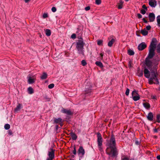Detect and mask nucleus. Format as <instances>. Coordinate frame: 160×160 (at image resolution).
Here are the masks:
<instances>
[{
  "label": "nucleus",
  "mask_w": 160,
  "mask_h": 160,
  "mask_svg": "<svg viewBox=\"0 0 160 160\" xmlns=\"http://www.w3.org/2000/svg\"><path fill=\"white\" fill-rule=\"evenodd\" d=\"M70 135L72 137V139L73 140H76L77 139V136L76 134L73 132H71L70 133Z\"/></svg>",
  "instance_id": "nucleus-17"
},
{
  "label": "nucleus",
  "mask_w": 160,
  "mask_h": 160,
  "mask_svg": "<svg viewBox=\"0 0 160 160\" xmlns=\"http://www.w3.org/2000/svg\"><path fill=\"white\" fill-rule=\"evenodd\" d=\"M142 20H143V21L144 22L146 23H147L148 22L147 21H146L145 19L144 18H143V19H142Z\"/></svg>",
  "instance_id": "nucleus-51"
},
{
  "label": "nucleus",
  "mask_w": 160,
  "mask_h": 160,
  "mask_svg": "<svg viewBox=\"0 0 160 160\" xmlns=\"http://www.w3.org/2000/svg\"><path fill=\"white\" fill-rule=\"evenodd\" d=\"M157 159L158 160H160V155H158L157 157Z\"/></svg>",
  "instance_id": "nucleus-53"
},
{
  "label": "nucleus",
  "mask_w": 160,
  "mask_h": 160,
  "mask_svg": "<svg viewBox=\"0 0 160 160\" xmlns=\"http://www.w3.org/2000/svg\"><path fill=\"white\" fill-rule=\"evenodd\" d=\"M153 113L151 112H149L147 116L148 120L150 121H152L153 120Z\"/></svg>",
  "instance_id": "nucleus-13"
},
{
  "label": "nucleus",
  "mask_w": 160,
  "mask_h": 160,
  "mask_svg": "<svg viewBox=\"0 0 160 160\" xmlns=\"http://www.w3.org/2000/svg\"><path fill=\"white\" fill-rule=\"evenodd\" d=\"M138 93L135 90H133L132 93V98L134 101H137L140 99L139 96L138 95L136 96Z\"/></svg>",
  "instance_id": "nucleus-8"
},
{
  "label": "nucleus",
  "mask_w": 160,
  "mask_h": 160,
  "mask_svg": "<svg viewBox=\"0 0 160 160\" xmlns=\"http://www.w3.org/2000/svg\"><path fill=\"white\" fill-rule=\"evenodd\" d=\"M54 85L53 83L51 84L48 86V88H49L51 89L54 87Z\"/></svg>",
  "instance_id": "nucleus-34"
},
{
  "label": "nucleus",
  "mask_w": 160,
  "mask_h": 160,
  "mask_svg": "<svg viewBox=\"0 0 160 160\" xmlns=\"http://www.w3.org/2000/svg\"><path fill=\"white\" fill-rule=\"evenodd\" d=\"M97 135L98 138L97 142L98 149L100 151H102V138L100 133H97Z\"/></svg>",
  "instance_id": "nucleus-5"
},
{
  "label": "nucleus",
  "mask_w": 160,
  "mask_h": 160,
  "mask_svg": "<svg viewBox=\"0 0 160 160\" xmlns=\"http://www.w3.org/2000/svg\"><path fill=\"white\" fill-rule=\"evenodd\" d=\"M148 17L149 19V21L150 22H152L154 20L155 17V15L153 13H150Z\"/></svg>",
  "instance_id": "nucleus-12"
},
{
  "label": "nucleus",
  "mask_w": 160,
  "mask_h": 160,
  "mask_svg": "<svg viewBox=\"0 0 160 160\" xmlns=\"http://www.w3.org/2000/svg\"><path fill=\"white\" fill-rule=\"evenodd\" d=\"M84 43L82 39L79 40L77 42L76 48L78 50V52L79 54L84 55L83 46Z\"/></svg>",
  "instance_id": "nucleus-4"
},
{
  "label": "nucleus",
  "mask_w": 160,
  "mask_h": 160,
  "mask_svg": "<svg viewBox=\"0 0 160 160\" xmlns=\"http://www.w3.org/2000/svg\"><path fill=\"white\" fill-rule=\"evenodd\" d=\"M8 133L10 135H11L12 134V131L10 130L8 131Z\"/></svg>",
  "instance_id": "nucleus-49"
},
{
  "label": "nucleus",
  "mask_w": 160,
  "mask_h": 160,
  "mask_svg": "<svg viewBox=\"0 0 160 160\" xmlns=\"http://www.w3.org/2000/svg\"><path fill=\"white\" fill-rule=\"evenodd\" d=\"M153 131L155 132H158V130L156 128L154 129H153Z\"/></svg>",
  "instance_id": "nucleus-52"
},
{
  "label": "nucleus",
  "mask_w": 160,
  "mask_h": 160,
  "mask_svg": "<svg viewBox=\"0 0 160 160\" xmlns=\"http://www.w3.org/2000/svg\"><path fill=\"white\" fill-rule=\"evenodd\" d=\"M143 73L142 70H138V71L137 75L139 77H141L143 75Z\"/></svg>",
  "instance_id": "nucleus-25"
},
{
  "label": "nucleus",
  "mask_w": 160,
  "mask_h": 160,
  "mask_svg": "<svg viewBox=\"0 0 160 160\" xmlns=\"http://www.w3.org/2000/svg\"><path fill=\"white\" fill-rule=\"evenodd\" d=\"M157 120L158 122H160V115L158 114L157 116Z\"/></svg>",
  "instance_id": "nucleus-33"
},
{
  "label": "nucleus",
  "mask_w": 160,
  "mask_h": 160,
  "mask_svg": "<svg viewBox=\"0 0 160 160\" xmlns=\"http://www.w3.org/2000/svg\"><path fill=\"white\" fill-rule=\"evenodd\" d=\"M27 78L28 83L29 84L34 83L35 80V78L34 76L32 77L30 76H28Z\"/></svg>",
  "instance_id": "nucleus-9"
},
{
  "label": "nucleus",
  "mask_w": 160,
  "mask_h": 160,
  "mask_svg": "<svg viewBox=\"0 0 160 160\" xmlns=\"http://www.w3.org/2000/svg\"><path fill=\"white\" fill-rule=\"evenodd\" d=\"M73 153L74 155H76L77 153V151L75 146L73 148Z\"/></svg>",
  "instance_id": "nucleus-35"
},
{
  "label": "nucleus",
  "mask_w": 160,
  "mask_h": 160,
  "mask_svg": "<svg viewBox=\"0 0 160 160\" xmlns=\"http://www.w3.org/2000/svg\"><path fill=\"white\" fill-rule=\"evenodd\" d=\"M147 47L146 44L144 42H142L139 45L138 47L139 50H142Z\"/></svg>",
  "instance_id": "nucleus-11"
},
{
  "label": "nucleus",
  "mask_w": 160,
  "mask_h": 160,
  "mask_svg": "<svg viewBox=\"0 0 160 160\" xmlns=\"http://www.w3.org/2000/svg\"><path fill=\"white\" fill-rule=\"evenodd\" d=\"M131 64H132L131 62L129 61V67L131 68L132 67Z\"/></svg>",
  "instance_id": "nucleus-50"
},
{
  "label": "nucleus",
  "mask_w": 160,
  "mask_h": 160,
  "mask_svg": "<svg viewBox=\"0 0 160 160\" xmlns=\"http://www.w3.org/2000/svg\"><path fill=\"white\" fill-rule=\"evenodd\" d=\"M47 77V74L45 72H43V74L41 77V78L42 79H43L46 78Z\"/></svg>",
  "instance_id": "nucleus-22"
},
{
  "label": "nucleus",
  "mask_w": 160,
  "mask_h": 160,
  "mask_svg": "<svg viewBox=\"0 0 160 160\" xmlns=\"http://www.w3.org/2000/svg\"><path fill=\"white\" fill-rule=\"evenodd\" d=\"M103 41L101 40H98L97 41V44L98 45H102V44Z\"/></svg>",
  "instance_id": "nucleus-31"
},
{
  "label": "nucleus",
  "mask_w": 160,
  "mask_h": 160,
  "mask_svg": "<svg viewBox=\"0 0 160 160\" xmlns=\"http://www.w3.org/2000/svg\"><path fill=\"white\" fill-rule=\"evenodd\" d=\"M144 107L146 109H149L150 107V104L148 103L145 102L143 103Z\"/></svg>",
  "instance_id": "nucleus-20"
},
{
  "label": "nucleus",
  "mask_w": 160,
  "mask_h": 160,
  "mask_svg": "<svg viewBox=\"0 0 160 160\" xmlns=\"http://www.w3.org/2000/svg\"><path fill=\"white\" fill-rule=\"evenodd\" d=\"M52 11L53 12H55L56 11V8L55 7H53L52 8Z\"/></svg>",
  "instance_id": "nucleus-40"
},
{
  "label": "nucleus",
  "mask_w": 160,
  "mask_h": 160,
  "mask_svg": "<svg viewBox=\"0 0 160 160\" xmlns=\"http://www.w3.org/2000/svg\"><path fill=\"white\" fill-rule=\"evenodd\" d=\"M129 92V89L128 88H127L126 92L125 94L126 95L128 96Z\"/></svg>",
  "instance_id": "nucleus-37"
},
{
  "label": "nucleus",
  "mask_w": 160,
  "mask_h": 160,
  "mask_svg": "<svg viewBox=\"0 0 160 160\" xmlns=\"http://www.w3.org/2000/svg\"><path fill=\"white\" fill-rule=\"evenodd\" d=\"M62 112L68 115H70L72 114V112L70 110L63 108L62 110Z\"/></svg>",
  "instance_id": "nucleus-14"
},
{
  "label": "nucleus",
  "mask_w": 160,
  "mask_h": 160,
  "mask_svg": "<svg viewBox=\"0 0 160 160\" xmlns=\"http://www.w3.org/2000/svg\"><path fill=\"white\" fill-rule=\"evenodd\" d=\"M124 2L122 0H120L119 2L118 3V9H121L122 8V6Z\"/></svg>",
  "instance_id": "nucleus-15"
},
{
  "label": "nucleus",
  "mask_w": 160,
  "mask_h": 160,
  "mask_svg": "<svg viewBox=\"0 0 160 160\" xmlns=\"http://www.w3.org/2000/svg\"><path fill=\"white\" fill-rule=\"evenodd\" d=\"M135 143L137 145H138L139 144V142L138 141L136 140L135 141Z\"/></svg>",
  "instance_id": "nucleus-48"
},
{
  "label": "nucleus",
  "mask_w": 160,
  "mask_h": 160,
  "mask_svg": "<svg viewBox=\"0 0 160 160\" xmlns=\"http://www.w3.org/2000/svg\"><path fill=\"white\" fill-rule=\"evenodd\" d=\"M101 0H96V3L97 5H99L101 4Z\"/></svg>",
  "instance_id": "nucleus-36"
},
{
  "label": "nucleus",
  "mask_w": 160,
  "mask_h": 160,
  "mask_svg": "<svg viewBox=\"0 0 160 160\" xmlns=\"http://www.w3.org/2000/svg\"><path fill=\"white\" fill-rule=\"evenodd\" d=\"M100 59L102 60L103 59V53H101L100 54Z\"/></svg>",
  "instance_id": "nucleus-45"
},
{
  "label": "nucleus",
  "mask_w": 160,
  "mask_h": 160,
  "mask_svg": "<svg viewBox=\"0 0 160 160\" xmlns=\"http://www.w3.org/2000/svg\"><path fill=\"white\" fill-rule=\"evenodd\" d=\"M107 145L108 147L106 149L107 153L109 157H115L117 154V149L115 138L113 134L112 135L110 141L108 142Z\"/></svg>",
  "instance_id": "nucleus-2"
},
{
  "label": "nucleus",
  "mask_w": 160,
  "mask_h": 160,
  "mask_svg": "<svg viewBox=\"0 0 160 160\" xmlns=\"http://www.w3.org/2000/svg\"><path fill=\"white\" fill-rule=\"evenodd\" d=\"M142 8L147 11V8L145 4L142 5Z\"/></svg>",
  "instance_id": "nucleus-44"
},
{
  "label": "nucleus",
  "mask_w": 160,
  "mask_h": 160,
  "mask_svg": "<svg viewBox=\"0 0 160 160\" xmlns=\"http://www.w3.org/2000/svg\"><path fill=\"white\" fill-rule=\"evenodd\" d=\"M30 0H24L25 2L27 3Z\"/></svg>",
  "instance_id": "nucleus-54"
},
{
  "label": "nucleus",
  "mask_w": 160,
  "mask_h": 160,
  "mask_svg": "<svg viewBox=\"0 0 160 160\" xmlns=\"http://www.w3.org/2000/svg\"><path fill=\"white\" fill-rule=\"evenodd\" d=\"M125 1H129V0H125Z\"/></svg>",
  "instance_id": "nucleus-57"
},
{
  "label": "nucleus",
  "mask_w": 160,
  "mask_h": 160,
  "mask_svg": "<svg viewBox=\"0 0 160 160\" xmlns=\"http://www.w3.org/2000/svg\"><path fill=\"white\" fill-rule=\"evenodd\" d=\"M129 160V158L127 157H125L122 159V160Z\"/></svg>",
  "instance_id": "nucleus-47"
},
{
  "label": "nucleus",
  "mask_w": 160,
  "mask_h": 160,
  "mask_svg": "<svg viewBox=\"0 0 160 160\" xmlns=\"http://www.w3.org/2000/svg\"><path fill=\"white\" fill-rule=\"evenodd\" d=\"M10 125L8 124H6L5 125L4 127L5 129L8 130L10 128Z\"/></svg>",
  "instance_id": "nucleus-29"
},
{
  "label": "nucleus",
  "mask_w": 160,
  "mask_h": 160,
  "mask_svg": "<svg viewBox=\"0 0 160 160\" xmlns=\"http://www.w3.org/2000/svg\"><path fill=\"white\" fill-rule=\"evenodd\" d=\"M62 119L60 118H55L54 119V122L56 123H59L62 122Z\"/></svg>",
  "instance_id": "nucleus-19"
},
{
  "label": "nucleus",
  "mask_w": 160,
  "mask_h": 160,
  "mask_svg": "<svg viewBox=\"0 0 160 160\" xmlns=\"http://www.w3.org/2000/svg\"><path fill=\"white\" fill-rule=\"evenodd\" d=\"M95 64L98 66H99L100 67H103V64L102 63L100 62L97 61L96 62Z\"/></svg>",
  "instance_id": "nucleus-26"
},
{
  "label": "nucleus",
  "mask_w": 160,
  "mask_h": 160,
  "mask_svg": "<svg viewBox=\"0 0 160 160\" xmlns=\"http://www.w3.org/2000/svg\"><path fill=\"white\" fill-rule=\"evenodd\" d=\"M151 28V27L150 25H148V26H147L146 27V28L147 30H150V29Z\"/></svg>",
  "instance_id": "nucleus-43"
},
{
  "label": "nucleus",
  "mask_w": 160,
  "mask_h": 160,
  "mask_svg": "<svg viewBox=\"0 0 160 160\" xmlns=\"http://www.w3.org/2000/svg\"><path fill=\"white\" fill-rule=\"evenodd\" d=\"M157 41L156 39L155 38L152 39L149 46V53L148 58H147L149 59L152 58L154 55V51L156 48Z\"/></svg>",
  "instance_id": "nucleus-3"
},
{
  "label": "nucleus",
  "mask_w": 160,
  "mask_h": 160,
  "mask_svg": "<svg viewBox=\"0 0 160 160\" xmlns=\"http://www.w3.org/2000/svg\"><path fill=\"white\" fill-rule=\"evenodd\" d=\"M46 160H49V159H46Z\"/></svg>",
  "instance_id": "nucleus-59"
},
{
  "label": "nucleus",
  "mask_w": 160,
  "mask_h": 160,
  "mask_svg": "<svg viewBox=\"0 0 160 160\" xmlns=\"http://www.w3.org/2000/svg\"><path fill=\"white\" fill-rule=\"evenodd\" d=\"M141 13L142 14H144L146 12V11L144 9H142L140 11Z\"/></svg>",
  "instance_id": "nucleus-38"
},
{
  "label": "nucleus",
  "mask_w": 160,
  "mask_h": 160,
  "mask_svg": "<svg viewBox=\"0 0 160 160\" xmlns=\"http://www.w3.org/2000/svg\"><path fill=\"white\" fill-rule=\"evenodd\" d=\"M60 125L61 126H62V124L61 123H60Z\"/></svg>",
  "instance_id": "nucleus-56"
},
{
  "label": "nucleus",
  "mask_w": 160,
  "mask_h": 160,
  "mask_svg": "<svg viewBox=\"0 0 160 160\" xmlns=\"http://www.w3.org/2000/svg\"><path fill=\"white\" fill-rule=\"evenodd\" d=\"M149 5L152 8L155 7L157 4V2L156 0H148Z\"/></svg>",
  "instance_id": "nucleus-10"
},
{
  "label": "nucleus",
  "mask_w": 160,
  "mask_h": 160,
  "mask_svg": "<svg viewBox=\"0 0 160 160\" xmlns=\"http://www.w3.org/2000/svg\"><path fill=\"white\" fill-rule=\"evenodd\" d=\"M128 53L129 55H132L134 54V52L132 50L130 49L128 50Z\"/></svg>",
  "instance_id": "nucleus-28"
},
{
  "label": "nucleus",
  "mask_w": 160,
  "mask_h": 160,
  "mask_svg": "<svg viewBox=\"0 0 160 160\" xmlns=\"http://www.w3.org/2000/svg\"><path fill=\"white\" fill-rule=\"evenodd\" d=\"M81 63L83 66H85L87 64L86 61L85 60H82L81 61Z\"/></svg>",
  "instance_id": "nucleus-32"
},
{
  "label": "nucleus",
  "mask_w": 160,
  "mask_h": 160,
  "mask_svg": "<svg viewBox=\"0 0 160 160\" xmlns=\"http://www.w3.org/2000/svg\"><path fill=\"white\" fill-rule=\"evenodd\" d=\"M22 104L18 103V105L17 106L16 108L15 109L14 111L15 112H17L19 111L22 108Z\"/></svg>",
  "instance_id": "nucleus-16"
},
{
  "label": "nucleus",
  "mask_w": 160,
  "mask_h": 160,
  "mask_svg": "<svg viewBox=\"0 0 160 160\" xmlns=\"http://www.w3.org/2000/svg\"><path fill=\"white\" fill-rule=\"evenodd\" d=\"M155 138H157V136H155Z\"/></svg>",
  "instance_id": "nucleus-58"
},
{
  "label": "nucleus",
  "mask_w": 160,
  "mask_h": 160,
  "mask_svg": "<svg viewBox=\"0 0 160 160\" xmlns=\"http://www.w3.org/2000/svg\"><path fill=\"white\" fill-rule=\"evenodd\" d=\"M85 9L86 11L89 10L90 9V7L89 6L85 8Z\"/></svg>",
  "instance_id": "nucleus-46"
},
{
  "label": "nucleus",
  "mask_w": 160,
  "mask_h": 160,
  "mask_svg": "<svg viewBox=\"0 0 160 160\" xmlns=\"http://www.w3.org/2000/svg\"><path fill=\"white\" fill-rule=\"evenodd\" d=\"M78 153L80 157H82L85 154V150L83 148L80 146L78 151Z\"/></svg>",
  "instance_id": "nucleus-7"
},
{
  "label": "nucleus",
  "mask_w": 160,
  "mask_h": 160,
  "mask_svg": "<svg viewBox=\"0 0 160 160\" xmlns=\"http://www.w3.org/2000/svg\"><path fill=\"white\" fill-rule=\"evenodd\" d=\"M145 62V64L148 67V69L145 68L144 69V73L145 77L149 78V83L150 84H152L154 80L158 83L159 82L157 79L158 74L156 68L158 64V62L150 60L149 58H146Z\"/></svg>",
  "instance_id": "nucleus-1"
},
{
  "label": "nucleus",
  "mask_w": 160,
  "mask_h": 160,
  "mask_svg": "<svg viewBox=\"0 0 160 160\" xmlns=\"http://www.w3.org/2000/svg\"><path fill=\"white\" fill-rule=\"evenodd\" d=\"M114 41V39H112V40L108 42V46L110 47H111L112 46V45Z\"/></svg>",
  "instance_id": "nucleus-23"
},
{
  "label": "nucleus",
  "mask_w": 160,
  "mask_h": 160,
  "mask_svg": "<svg viewBox=\"0 0 160 160\" xmlns=\"http://www.w3.org/2000/svg\"><path fill=\"white\" fill-rule=\"evenodd\" d=\"M43 18H45L48 17V14L46 13H44L43 15Z\"/></svg>",
  "instance_id": "nucleus-39"
},
{
  "label": "nucleus",
  "mask_w": 160,
  "mask_h": 160,
  "mask_svg": "<svg viewBox=\"0 0 160 160\" xmlns=\"http://www.w3.org/2000/svg\"><path fill=\"white\" fill-rule=\"evenodd\" d=\"M141 32L143 35L146 36L148 34V32L145 29H144L141 31Z\"/></svg>",
  "instance_id": "nucleus-18"
},
{
  "label": "nucleus",
  "mask_w": 160,
  "mask_h": 160,
  "mask_svg": "<svg viewBox=\"0 0 160 160\" xmlns=\"http://www.w3.org/2000/svg\"><path fill=\"white\" fill-rule=\"evenodd\" d=\"M157 52L158 53H160V43L158 44L157 46Z\"/></svg>",
  "instance_id": "nucleus-30"
},
{
  "label": "nucleus",
  "mask_w": 160,
  "mask_h": 160,
  "mask_svg": "<svg viewBox=\"0 0 160 160\" xmlns=\"http://www.w3.org/2000/svg\"><path fill=\"white\" fill-rule=\"evenodd\" d=\"M137 16L138 18H142V15L140 13H138L137 14Z\"/></svg>",
  "instance_id": "nucleus-42"
},
{
  "label": "nucleus",
  "mask_w": 160,
  "mask_h": 160,
  "mask_svg": "<svg viewBox=\"0 0 160 160\" xmlns=\"http://www.w3.org/2000/svg\"><path fill=\"white\" fill-rule=\"evenodd\" d=\"M55 150L52 148H50L48 151V157L46 159L49 160H52L54 158Z\"/></svg>",
  "instance_id": "nucleus-6"
},
{
  "label": "nucleus",
  "mask_w": 160,
  "mask_h": 160,
  "mask_svg": "<svg viewBox=\"0 0 160 160\" xmlns=\"http://www.w3.org/2000/svg\"><path fill=\"white\" fill-rule=\"evenodd\" d=\"M72 38L75 39L76 38V35L75 34H73L71 36Z\"/></svg>",
  "instance_id": "nucleus-41"
},
{
  "label": "nucleus",
  "mask_w": 160,
  "mask_h": 160,
  "mask_svg": "<svg viewBox=\"0 0 160 160\" xmlns=\"http://www.w3.org/2000/svg\"><path fill=\"white\" fill-rule=\"evenodd\" d=\"M28 93L29 94H32L33 93V90L31 87H29L28 89Z\"/></svg>",
  "instance_id": "nucleus-21"
},
{
  "label": "nucleus",
  "mask_w": 160,
  "mask_h": 160,
  "mask_svg": "<svg viewBox=\"0 0 160 160\" xmlns=\"http://www.w3.org/2000/svg\"><path fill=\"white\" fill-rule=\"evenodd\" d=\"M157 20L158 26L160 27V16L157 17Z\"/></svg>",
  "instance_id": "nucleus-27"
},
{
  "label": "nucleus",
  "mask_w": 160,
  "mask_h": 160,
  "mask_svg": "<svg viewBox=\"0 0 160 160\" xmlns=\"http://www.w3.org/2000/svg\"><path fill=\"white\" fill-rule=\"evenodd\" d=\"M45 33L47 36H50L51 34L50 30L49 29H47L45 31Z\"/></svg>",
  "instance_id": "nucleus-24"
},
{
  "label": "nucleus",
  "mask_w": 160,
  "mask_h": 160,
  "mask_svg": "<svg viewBox=\"0 0 160 160\" xmlns=\"http://www.w3.org/2000/svg\"><path fill=\"white\" fill-rule=\"evenodd\" d=\"M56 129H58V125H56Z\"/></svg>",
  "instance_id": "nucleus-55"
}]
</instances>
